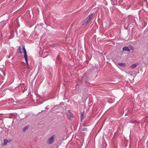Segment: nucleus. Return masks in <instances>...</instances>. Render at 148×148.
Listing matches in <instances>:
<instances>
[{"mask_svg":"<svg viewBox=\"0 0 148 148\" xmlns=\"http://www.w3.org/2000/svg\"><path fill=\"white\" fill-rule=\"evenodd\" d=\"M94 13H92L88 16L84 21V25H86L89 23L92 19L93 16L94 15Z\"/></svg>","mask_w":148,"mask_h":148,"instance_id":"nucleus-1","label":"nucleus"},{"mask_svg":"<svg viewBox=\"0 0 148 148\" xmlns=\"http://www.w3.org/2000/svg\"><path fill=\"white\" fill-rule=\"evenodd\" d=\"M23 51H24V58L25 60L26 63L27 65V66L28 68V69H29V64L28 63V58L27 57V52L26 50V49L24 47H23Z\"/></svg>","mask_w":148,"mask_h":148,"instance_id":"nucleus-2","label":"nucleus"},{"mask_svg":"<svg viewBox=\"0 0 148 148\" xmlns=\"http://www.w3.org/2000/svg\"><path fill=\"white\" fill-rule=\"evenodd\" d=\"M55 137V135H53L49 138L47 141V143L48 144H52L53 143L54 141Z\"/></svg>","mask_w":148,"mask_h":148,"instance_id":"nucleus-3","label":"nucleus"},{"mask_svg":"<svg viewBox=\"0 0 148 148\" xmlns=\"http://www.w3.org/2000/svg\"><path fill=\"white\" fill-rule=\"evenodd\" d=\"M67 116L69 119H70L71 118L73 117L72 113L71 112V111L69 110L67 112Z\"/></svg>","mask_w":148,"mask_h":148,"instance_id":"nucleus-4","label":"nucleus"},{"mask_svg":"<svg viewBox=\"0 0 148 148\" xmlns=\"http://www.w3.org/2000/svg\"><path fill=\"white\" fill-rule=\"evenodd\" d=\"M132 47V46H129V47H124L122 49L123 51H127L129 52L130 50L129 48H131Z\"/></svg>","mask_w":148,"mask_h":148,"instance_id":"nucleus-5","label":"nucleus"},{"mask_svg":"<svg viewBox=\"0 0 148 148\" xmlns=\"http://www.w3.org/2000/svg\"><path fill=\"white\" fill-rule=\"evenodd\" d=\"M23 47H25L24 46H23L22 47H21V46H19L18 47V53H23V52L24 51L23 50Z\"/></svg>","mask_w":148,"mask_h":148,"instance_id":"nucleus-6","label":"nucleus"},{"mask_svg":"<svg viewBox=\"0 0 148 148\" xmlns=\"http://www.w3.org/2000/svg\"><path fill=\"white\" fill-rule=\"evenodd\" d=\"M9 143V142L8 141V140L7 139H4L3 140V145H6L7 144V143Z\"/></svg>","mask_w":148,"mask_h":148,"instance_id":"nucleus-7","label":"nucleus"},{"mask_svg":"<svg viewBox=\"0 0 148 148\" xmlns=\"http://www.w3.org/2000/svg\"><path fill=\"white\" fill-rule=\"evenodd\" d=\"M118 64L120 66L124 67L125 66L126 64L125 63H118Z\"/></svg>","mask_w":148,"mask_h":148,"instance_id":"nucleus-8","label":"nucleus"},{"mask_svg":"<svg viewBox=\"0 0 148 148\" xmlns=\"http://www.w3.org/2000/svg\"><path fill=\"white\" fill-rule=\"evenodd\" d=\"M137 66V64H132L131 66L130 67L132 68H134L135 67H136Z\"/></svg>","mask_w":148,"mask_h":148,"instance_id":"nucleus-9","label":"nucleus"},{"mask_svg":"<svg viewBox=\"0 0 148 148\" xmlns=\"http://www.w3.org/2000/svg\"><path fill=\"white\" fill-rule=\"evenodd\" d=\"M84 113H82L81 116H80V119H81V121H82V120L84 119Z\"/></svg>","mask_w":148,"mask_h":148,"instance_id":"nucleus-10","label":"nucleus"},{"mask_svg":"<svg viewBox=\"0 0 148 148\" xmlns=\"http://www.w3.org/2000/svg\"><path fill=\"white\" fill-rule=\"evenodd\" d=\"M28 128L29 126H26L23 129V131L24 132H25L26 130L28 129Z\"/></svg>","mask_w":148,"mask_h":148,"instance_id":"nucleus-11","label":"nucleus"},{"mask_svg":"<svg viewBox=\"0 0 148 148\" xmlns=\"http://www.w3.org/2000/svg\"><path fill=\"white\" fill-rule=\"evenodd\" d=\"M87 129L86 128H85L83 129L84 130H86Z\"/></svg>","mask_w":148,"mask_h":148,"instance_id":"nucleus-12","label":"nucleus"},{"mask_svg":"<svg viewBox=\"0 0 148 148\" xmlns=\"http://www.w3.org/2000/svg\"><path fill=\"white\" fill-rule=\"evenodd\" d=\"M45 109H47V107H46V108H45Z\"/></svg>","mask_w":148,"mask_h":148,"instance_id":"nucleus-13","label":"nucleus"},{"mask_svg":"<svg viewBox=\"0 0 148 148\" xmlns=\"http://www.w3.org/2000/svg\"><path fill=\"white\" fill-rule=\"evenodd\" d=\"M8 58H10V56H8Z\"/></svg>","mask_w":148,"mask_h":148,"instance_id":"nucleus-14","label":"nucleus"},{"mask_svg":"<svg viewBox=\"0 0 148 148\" xmlns=\"http://www.w3.org/2000/svg\"><path fill=\"white\" fill-rule=\"evenodd\" d=\"M43 111H43V110L42 111V112H43Z\"/></svg>","mask_w":148,"mask_h":148,"instance_id":"nucleus-15","label":"nucleus"},{"mask_svg":"<svg viewBox=\"0 0 148 148\" xmlns=\"http://www.w3.org/2000/svg\"><path fill=\"white\" fill-rule=\"evenodd\" d=\"M0 120H1V119H0Z\"/></svg>","mask_w":148,"mask_h":148,"instance_id":"nucleus-16","label":"nucleus"}]
</instances>
